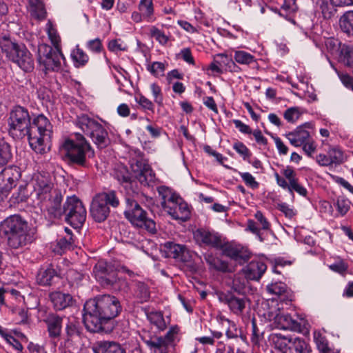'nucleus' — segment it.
I'll list each match as a JSON object with an SVG mask.
<instances>
[{
	"label": "nucleus",
	"instance_id": "c9c22d12",
	"mask_svg": "<svg viewBox=\"0 0 353 353\" xmlns=\"http://www.w3.org/2000/svg\"><path fill=\"white\" fill-rule=\"evenodd\" d=\"M218 321L221 324L222 327L226 328L225 334L228 339H234L238 336L239 331L233 321L223 316H219Z\"/></svg>",
	"mask_w": 353,
	"mask_h": 353
},
{
	"label": "nucleus",
	"instance_id": "a19ab883",
	"mask_svg": "<svg viewBox=\"0 0 353 353\" xmlns=\"http://www.w3.org/2000/svg\"><path fill=\"white\" fill-rule=\"evenodd\" d=\"M97 194L104 202H105L108 206H111L115 208L119 205V199L117 195V192L115 190H108Z\"/></svg>",
	"mask_w": 353,
	"mask_h": 353
},
{
	"label": "nucleus",
	"instance_id": "ea45409f",
	"mask_svg": "<svg viewBox=\"0 0 353 353\" xmlns=\"http://www.w3.org/2000/svg\"><path fill=\"white\" fill-rule=\"evenodd\" d=\"M139 10L141 12V15L144 17L146 21L151 22L154 20L152 0H141L139 4Z\"/></svg>",
	"mask_w": 353,
	"mask_h": 353
},
{
	"label": "nucleus",
	"instance_id": "39448f33",
	"mask_svg": "<svg viewBox=\"0 0 353 353\" xmlns=\"http://www.w3.org/2000/svg\"><path fill=\"white\" fill-rule=\"evenodd\" d=\"M1 230L7 238L10 249H19L31 241L28 223L17 214L6 219L1 223Z\"/></svg>",
	"mask_w": 353,
	"mask_h": 353
},
{
	"label": "nucleus",
	"instance_id": "7c9ffc66",
	"mask_svg": "<svg viewBox=\"0 0 353 353\" xmlns=\"http://www.w3.org/2000/svg\"><path fill=\"white\" fill-rule=\"evenodd\" d=\"M147 319L159 331H164L167 328V323L161 312L151 311L146 313Z\"/></svg>",
	"mask_w": 353,
	"mask_h": 353
},
{
	"label": "nucleus",
	"instance_id": "b1692460",
	"mask_svg": "<svg viewBox=\"0 0 353 353\" xmlns=\"http://www.w3.org/2000/svg\"><path fill=\"white\" fill-rule=\"evenodd\" d=\"M53 306L57 310H62L72 305L73 298L68 293H63L59 291L52 292L49 295Z\"/></svg>",
	"mask_w": 353,
	"mask_h": 353
},
{
	"label": "nucleus",
	"instance_id": "603ef678",
	"mask_svg": "<svg viewBox=\"0 0 353 353\" xmlns=\"http://www.w3.org/2000/svg\"><path fill=\"white\" fill-rule=\"evenodd\" d=\"M327 153L330 156L332 165H339L343 162V152L339 148L332 147L329 148Z\"/></svg>",
	"mask_w": 353,
	"mask_h": 353
},
{
	"label": "nucleus",
	"instance_id": "13d9d810",
	"mask_svg": "<svg viewBox=\"0 0 353 353\" xmlns=\"http://www.w3.org/2000/svg\"><path fill=\"white\" fill-rule=\"evenodd\" d=\"M329 268L334 272L344 274L348 269V265L344 260L338 258L334 263L329 265Z\"/></svg>",
	"mask_w": 353,
	"mask_h": 353
},
{
	"label": "nucleus",
	"instance_id": "0eeeda50",
	"mask_svg": "<svg viewBox=\"0 0 353 353\" xmlns=\"http://www.w3.org/2000/svg\"><path fill=\"white\" fill-rule=\"evenodd\" d=\"M64 148L68 163L82 168H88L90 159L94 157V149L80 133L75 134L74 139L66 140Z\"/></svg>",
	"mask_w": 353,
	"mask_h": 353
},
{
	"label": "nucleus",
	"instance_id": "5fc2aeb1",
	"mask_svg": "<svg viewBox=\"0 0 353 353\" xmlns=\"http://www.w3.org/2000/svg\"><path fill=\"white\" fill-rule=\"evenodd\" d=\"M350 202L349 200L343 197H338L334 205L336 207L339 214L341 216H343L350 210Z\"/></svg>",
	"mask_w": 353,
	"mask_h": 353
},
{
	"label": "nucleus",
	"instance_id": "a18cd8bd",
	"mask_svg": "<svg viewBox=\"0 0 353 353\" xmlns=\"http://www.w3.org/2000/svg\"><path fill=\"white\" fill-rule=\"evenodd\" d=\"M71 57L76 67L85 65L89 60L88 54L78 47L72 51Z\"/></svg>",
	"mask_w": 353,
	"mask_h": 353
},
{
	"label": "nucleus",
	"instance_id": "052dcab7",
	"mask_svg": "<svg viewBox=\"0 0 353 353\" xmlns=\"http://www.w3.org/2000/svg\"><path fill=\"white\" fill-rule=\"evenodd\" d=\"M135 100L144 110L151 111L152 112H154V103L145 96L139 94L136 97Z\"/></svg>",
	"mask_w": 353,
	"mask_h": 353
},
{
	"label": "nucleus",
	"instance_id": "9b49d317",
	"mask_svg": "<svg viewBox=\"0 0 353 353\" xmlns=\"http://www.w3.org/2000/svg\"><path fill=\"white\" fill-rule=\"evenodd\" d=\"M64 220L74 228H81L86 219V210L75 195L68 196L65 201Z\"/></svg>",
	"mask_w": 353,
	"mask_h": 353
},
{
	"label": "nucleus",
	"instance_id": "37998d69",
	"mask_svg": "<svg viewBox=\"0 0 353 353\" xmlns=\"http://www.w3.org/2000/svg\"><path fill=\"white\" fill-rule=\"evenodd\" d=\"M234 59L236 63L241 65H250L256 61L254 56L243 50L235 51Z\"/></svg>",
	"mask_w": 353,
	"mask_h": 353
},
{
	"label": "nucleus",
	"instance_id": "a211bd4d",
	"mask_svg": "<svg viewBox=\"0 0 353 353\" xmlns=\"http://www.w3.org/2000/svg\"><path fill=\"white\" fill-rule=\"evenodd\" d=\"M194 239L201 246L221 248L223 245L221 237L218 233L204 228H199L194 231Z\"/></svg>",
	"mask_w": 353,
	"mask_h": 353
},
{
	"label": "nucleus",
	"instance_id": "4468645a",
	"mask_svg": "<svg viewBox=\"0 0 353 353\" xmlns=\"http://www.w3.org/2000/svg\"><path fill=\"white\" fill-rule=\"evenodd\" d=\"M93 272L97 280L104 286L117 289V283L121 281L114 266L104 261H100L94 265Z\"/></svg>",
	"mask_w": 353,
	"mask_h": 353
},
{
	"label": "nucleus",
	"instance_id": "69168bd1",
	"mask_svg": "<svg viewBox=\"0 0 353 353\" xmlns=\"http://www.w3.org/2000/svg\"><path fill=\"white\" fill-rule=\"evenodd\" d=\"M301 145L303 147V150L309 157H312L316 148V145L312 138L304 142Z\"/></svg>",
	"mask_w": 353,
	"mask_h": 353
},
{
	"label": "nucleus",
	"instance_id": "338daca9",
	"mask_svg": "<svg viewBox=\"0 0 353 353\" xmlns=\"http://www.w3.org/2000/svg\"><path fill=\"white\" fill-rule=\"evenodd\" d=\"M179 55L181 56V59L186 63L193 65H195L194 59L189 48H183L181 50Z\"/></svg>",
	"mask_w": 353,
	"mask_h": 353
},
{
	"label": "nucleus",
	"instance_id": "0e129e2a",
	"mask_svg": "<svg viewBox=\"0 0 353 353\" xmlns=\"http://www.w3.org/2000/svg\"><path fill=\"white\" fill-rule=\"evenodd\" d=\"M240 176L247 186L252 189L259 188V183L250 172H241Z\"/></svg>",
	"mask_w": 353,
	"mask_h": 353
},
{
	"label": "nucleus",
	"instance_id": "9d476101",
	"mask_svg": "<svg viewBox=\"0 0 353 353\" xmlns=\"http://www.w3.org/2000/svg\"><path fill=\"white\" fill-rule=\"evenodd\" d=\"M125 203L124 215L133 225L145 229L152 234L156 233L155 222L148 218L146 211L140 206L133 196L126 195Z\"/></svg>",
	"mask_w": 353,
	"mask_h": 353
},
{
	"label": "nucleus",
	"instance_id": "7ed1b4c3",
	"mask_svg": "<svg viewBox=\"0 0 353 353\" xmlns=\"http://www.w3.org/2000/svg\"><path fill=\"white\" fill-rule=\"evenodd\" d=\"M33 187L37 205L45 216L52 221L61 220L65 212V202L63 203L61 190L54 188L48 176L41 174L36 176Z\"/></svg>",
	"mask_w": 353,
	"mask_h": 353
},
{
	"label": "nucleus",
	"instance_id": "5701e85b",
	"mask_svg": "<svg viewBox=\"0 0 353 353\" xmlns=\"http://www.w3.org/2000/svg\"><path fill=\"white\" fill-rule=\"evenodd\" d=\"M306 124L298 126L294 131L285 134L290 143L294 147L301 146L304 142L310 139V132L305 130Z\"/></svg>",
	"mask_w": 353,
	"mask_h": 353
},
{
	"label": "nucleus",
	"instance_id": "f03ea898",
	"mask_svg": "<svg viewBox=\"0 0 353 353\" xmlns=\"http://www.w3.org/2000/svg\"><path fill=\"white\" fill-rule=\"evenodd\" d=\"M119 300L110 294L98 295L85 302L83 322L90 332H107L105 325L121 312Z\"/></svg>",
	"mask_w": 353,
	"mask_h": 353
},
{
	"label": "nucleus",
	"instance_id": "20e7f679",
	"mask_svg": "<svg viewBox=\"0 0 353 353\" xmlns=\"http://www.w3.org/2000/svg\"><path fill=\"white\" fill-rule=\"evenodd\" d=\"M0 48L6 58L17 64L26 72H30L34 68L32 55L26 46L18 43L10 34L0 37Z\"/></svg>",
	"mask_w": 353,
	"mask_h": 353
},
{
	"label": "nucleus",
	"instance_id": "72a5a7b5",
	"mask_svg": "<svg viewBox=\"0 0 353 353\" xmlns=\"http://www.w3.org/2000/svg\"><path fill=\"white\" fill-rule=\"evenodd\" d=\"M56 276L57 272L54 269H41L37 273V282L40 285L49 286L52 284L53 279Z\"/></svg>",
	"mask_w": 353,
	"mask_h": 353
},
{
	"label": "nucleus",
	"instance_id": "49530a36",
	"mask_svg": "<svg viewBox=\"0 0 353 353\" xmlns=\"http://www.w3.org/2000/svg\"><path fill=\"white\" fill-rule=\"evenodd\" d=\"M47 33L49 39L55 49L61 48L60 42L61 38L57 32V29L53 26L50 21H48L46 24Z\"/></svg>",
	"mask_w": 353,
	"mask_h": 353
},
{
	"label": "nucleus",
	"instance_id": "f3484780",
	"mask_svg": "<svg viewBox=\"0 0 353 353\" xmlns=\"http://www.w3.org/2000/svg\"><path fill=\"white\" fill-rule=\"evenodd\" d=\"M268 319L270 321L274 320L276 327L279 329L290 330L299 333L308 332L305 323L302 324L301 322H298L288 314L279 312L274 314L271 312L268 314Z\"/></svg>",
	"mask_w": 353,
	"mask_h": 353
},
{
	"label": "nucleus",
	"instance_id": "8fccbe9b",
	"mask_svg": "<svg viewBox=\"0 0 353 353\" xmlns=\"http://www.w3.org/2000/svg\"><path fill=\"white\" fill-rule=\"evenodd\" d=\"M313 336L318 350L323 353H328L330 348L326 337L318 331L314 332Z\"/></svg>",
	"mask_w": 353,
	"mask_h": 353
},
{
	"label": "nucleus",
	"instance_id": "423d86ee",
	"mask_svg": "<svg viewBox=\"0 0 353 353\" xmlns=\"http://www.w3.org/2000/svg\"><path fill=\"white\" fill-rule=\"evenodd\" d=\"M161 205L173 219L182 222L190 218V210L188 203L172 189L161 185L157 188Z\"/></svg>",
	"mask_w": 353,
	"mask_h": 353
},
{
	"label": "nucleus",
	"instance_id": "2eb2a0df",
	"mask_svg": "<svg viewBox=\"0 0 353 353\" xmlns=\"http://www.w3.org/2000/svg\"><path fill=\"white\" fill-rule=\"evenodd\" d=\"M216 295L219 301L226 305L231 312L240 316L243 314L248 303L247 298L236 292H217Z\"/></svg>",
	"mask_w": 353,
	"mask_h": 353
},
{
	"label": "nucleus",
	"instance_id": "09e8293b",
	"mask_svg": "<svg viewBox=\"0 0 353 353\" xmlns=\"http://www.w3.org/2000/svg\"><path fill=\"white\" fill-rule=\"evenodd\" d=\"M149 35L154 38L162 46H165L169 41V36L166 35L163 30L156 26L150 27Z\"/></svg>",
	"mask_w": 353,
	"mask_h": 353
},
{
	"label": "nucleus",
	"instance_id": "e433bc0d",
	"mask_svg": "<svg viewBox=\"0 0 353 353\" xmlns=\"http://www.w3.org/2000/svg\"><path fill=\"white\" fill-rule=\"evenodd\" d=\"M339 24L345 33L349 36H353V11L344 13L340 18Z\"/></svg>",
	"mask_w": 353,
	"mask_h": 353
},
{
	"label": "nucleus",
	"instance_id": "3c124183",
	"mask_svg": "<svg viewBox=\"0 0 353 353\" xmlns=\"http://www.w3.org/2000/svg\"><path fill=\"white\" fill-rule=\"evenodd\" d=\"M65 333L68 340L78 336L81 334V328L79 324L75 320H69L65 326Z\"/></svg>",
	"mask_w": 353,
	"mask_h": 353
},
{
	"label": "nucleus",
	"instance_id": "4c0bfd02",
	"mask_svg": "<svg viewBox=\"0 0 353 353\" xmlns=\"http://www.w3.org/2000/svg\"><path fill=\"white\" fill-rule=\"evenodd\" d=\"M317 4L324 19H331L336 11L332 0H319Z\"/></svg>",
	"mask_w": 353,
	"mask_h": 353
},
{
	"label": "nucleus",
	"instance_id": "680f3d73",
	"mask_svg": "<svg viewBox=\"0 0 353 353\" xmlns=\"http://www.w3.org/2000/svg\"><path fill=\"white\" fill-rule=\"evenodd\" d=\"M86 48L94 53H100L103 50L102 41L99 38L89 40L86 43Z\"/></svg>",
	"mask_w": 353,
	"mask_h": 353
},
{
	"label": "nucleus",
	"instance_id": "e2e57ef3",
	"mask_svg": "<svg viewBox=\"0 0 353 353\" xmlns=\"http://www.w3.org/2000/svg\"><path fill=\"white\" fill-rule=\"evenodd\" d=\"M263 338V332L259 329L255 319L252 320V343L257 345Z\"/></svg>",
	"mask_w": 353,
	"mask_h": 353
},
{
	"label": "nucleus",
	"instance_id": "412c9836",
	"mask_svg": "<svg viewBox=\"0 0 353 353\" xmlns=\"http://www.w3.org/2000/svg\"><path fill=\"white\" fill-rule=\"evenodd\" d=\"M110 212V207L98 194H96L92 199L90 206V214L94 221L99 223L104 221L108 217Z\"/></svg>",
	"mask_w": 353,
	"mask_h": 353
},
{
	"label": "nucleus",
	"instance_id": "393cba45",
	"mask_svg": "<svg viewBox=\"0 0 353 353\" xmlns=\"http://www.w3.org/2000/svg\"><path fill=\"white\" fill-rule=\"evenodd\" d=\"M267 291L270 294L279 296V301L287 305L292 301L291 294L288 291L287 285L282 282L272 283L267 285Z\"/></svg>",
	"mask_w": 353,
	"mask_h": 353
},
{
	"label": "nucleus",
	"instance_id": "ddd939ff",
	"mask_svg": "<svg viewBox=\"0 0 353 353\" xmlns=\"http://www.w3.org/2000/svg\"><path fill=\"white\" fill-rule=\"evenodd\" d=\"M63 57L61 48L54 50L51 46L41 43L38 46V61L46 72L58 71L61 68L60 59Z\"/></svg>",
	"mask_w": 353,
	"mask_h": 353
},
{
	"label": "nucleus",
	"instance_id": "c03bdc74",
	"mask_svg": "<svg viewBox=\"0 0 353 353\" xmlns=\"http://www.w3.org/2000/svg\"><path fill=\"white\" fill-rule=\"evenodd\" d=\"M205 260L208 264L210 265V268L223 272H226L228 271V263L221 260L219 258L208 255V256L205 257Z\"/></svg>",
	"mask_w": 353,
	"mask_h": 353
},
{
	"label": "nucleus",
	"instance_id": "f257e3e1",
	"mask_svg": "<svg viewBox=\"0 0 353 353\" xmlns=\"http://www.w3.org/2000/svg\"><path fill=\"white\" fill-rule=\"evenodd\" d=\"M31 120L27 108L15 105L8 119L9 134L15 139L28 137L31 148L38 154H43L50 139L52 125L43 114H39L32 121Z\"/></svg>",
	"mask_w": 353,
	"mask_h": 353
},
{
	"label": "nucleus",
	"instance_id": "cd10ccee",
	"mask_svg": "<svg viewBox=\"0 0 353 353\" xmlns=\"http://www.w3.org/2000/svg\"><path fill=\"white\" fill-rule=\"evenodd\" d=\"M225 254L239 263H243L250 259V253L239 247L228 246L225 249Z\"/></svg>",
	"mask_w": 353,
	"mask_h": 353
},
{
	"label": "nucleus",
	"instance_id": "6e6552de",
	"mask_svg": "<svg viewBox=\"0 0 353 353\" xmlns=\"http://www.w3.org/2000/svg\"><path fill=\"white\" fill-rule=\"evenodd\" d=\"M76 124L98 148L103 149L110 145V139L107 130L96 119L82 114L77 117Z\"/></svg>",
	"mask_w": 353,
	"mask_h": 353
},
{
	"label": "nucleus",
	"instance_id": "58836bf2",
	"mask_svg": "<svg viewBox=\"0 0 353 353\" xmlns=\"http://www.w3.org/2000/svg\"><path fill=\"white\" fill-rule=\"evenodd\" d=\"M339 61L348 67H353V47L343 45L340 49Z\"/></svg>",
	"mask_w": 353,
	"mask_h": 353
},
{
	"label": "nucleus",
	"instance_id": "4be33fe9",
	"mask_svg": "<svg viewBox=\"0 0 353 353\" xmlns=\"http://www.w3.org/2000/svg\"><path fill=\"white\" fill-rule=\"evenodd\" d=\"M267 270L265 262L261 259L251 261L243 269L245 279L257 281L261 279Z\"/></svg>",
	"mask_w": 353,
	"mask_h": 353
},
{
	"label": "nucleus",
	"instance_id": "864d4df0",
	"mask_svg": "<svg viewBox=\"0 0 353 353\" xmlns=\"http://www.w3.org/2000/svg\"><path fill=\"white\" fill-rule=\"evenodd\" d=\"M148 70L154 77H159L164 75L165 65L163 62L154 61L147 67Z\"/></svg>",
	"mask_w": 353,
	"mask_h": 353
},
{
	"label": "nucleus",
	"instance_id": "6e6d98bb",
	"mask_svg": "<svg viewBox=\"0 0 353 353\" xmlns=\"http://www.w3.org/2000/svg\"><path fill=\"white\" fill-rule=\"evenodd\" d=\"M301 115V113L298 107L288 108L283 113V117L290 123H295Z\"/></svg>",
	"mask_w": 353,
	"mask_h": 353
},
{
	"label": "nucleus",
	"instance_id": "bb28decb",
	"mask_svg": "<svg viewBox=\"0 0 353 353\" xmlns=\"http://www.w3.org/2000/svg\"><path fill=\"white\" fill-rule=\"evenodd\" d=\"M63 318L57 314H50L46 320L49 336L52 339H57L61 332Z\"/></svg>",
	"mask_w": 353,
	"mask_h": 353
},
{
	"label": "nucleus",
	"instance_id": "f704fd0d",
	"mask_svg": "<svg viewBox=\"0 0 353 353\" xmlns=\"http://www.w3.org/2000/svg\"><path fill=\"white\" fill-rule=\"evenodd\" d=\"M74 244L73 235L68 233L64 236H60L57 240L54 251L61 254L68 250H70Z\"/></svg>",
	"mask_w": 353,
	"mask_h": 353
},
{
	"label": "nucleus",
	"instance_id": "774afa93",
	"mask_svg": "<svg viewBox=\"0 0 353 353\" xmlns=\"http://www.w3.org/2000/svg\"><path fill=\"white\" fill-rule=\"evenodd\" d=\"M277 208L281 212H282L286 217H288L289 219L292 218L296 214L294 210L292 208H291L290 207V205L285 203H282L278 204Z\"/></svg>",
	"mask_w": 353,
	"mask_h": 353
},
{
	"label": "nucleus",
	"instance_id": "79ce46f5",
	"mask_svg": "<svg viewBox=\"0 0 353 353\" xmlns=\"http://www.w3.org/2000/svg\"><path fill=\"white\" fill-rule=\"evenodd\" d=\"M32 9V14L39 20H43L46 18L47 12L43 1L30 0Z\"/></svg>",
	"mask_w": 353,
	"mask_h": 353
},
{
	"label": "nucleus",
	"instance_id": "473e14b6",
	"mask_svg": "<svg viewBox=\"0 0 353 353\" xmlns=\"http://www.w3.org/2000/svg\"><path fill=\"white\" fill-rule=\"evenodd\" d=\"M271 340L275 347L282 353H288L290 351L291 337L285 336L281 333H273L271 335Z\"/></svg>",
	"mask_w": 353,
	"mask_h": 353
},
{
	"label": "nucleus",
	"instance_id": "2f4dec72",
	"mask_svg": "<svg viewBox=\"0 0 353 353\" xmlns=\"http://www.w3.org/2000/svg\"><path fill=\"white\" fill-rule=\"evenodd\" d=\"M294 353H310L311 347L304 339L300 337L292 338L290 343V351Z\"/></svg>",
	"mask_w": 353,
	"mask_h": 353
},
{
	"label": "nucleus",
	"instance_id": "aec40b11",
	"mask_svg": "<svg viewBox=\"0 0 353 353\" xmlns=\"http://www.w3.org/2000/svg\"><path fill=\"white\" fill-rule=\"evenodd\" d=\"M21 174L17 167H8L0 172V187L10 192L17 185Z\"/></svg>",
	"mask_w": 353,
	"mask_h": 353
},
{
	"label": "nucleus",
	"instance_id": "a878e982",
	"mask_svg": "<svg viewBox=\"0 0 353 353\" xmlns=\"http://www.w3.org/2000/svg\"><path fill=\"white\" fill-rule=\"evenodd\" d=\"M94 353H126L119 343L114 341H101L92 347Z\"/></svg>",
	"mask_w": 353,
	"mask_h": 353
},
{
	"label": "nucleus",
	"instance_id": "bf43d9fd",
	"mask_svg": "<svg viewBox=\"0 0 353 353\" xmlns=\"http://www.w3.org/2000/svg\"><path fill=\"white\" fill-rule=\"evenodd\" d=\"M150 90L154 98V101L159 105H162L163 96L161 87L157 83H153L150 85Z\"/></svg>",
	"mask_w": 353,
	"mask_h": 353
},
{
	"label": "nucleus",
	"instance_id": "6ab92c4d",
	"mask_svg": "<svg viewBox=\"0 0 353 353\" xmlns=\"http://www.w3.org/2000/svg\"><path fill=\"white\" fill-rule=\"evenodd\" d=\"M163 248L168 257L173 258L178 261H190L192 255L190 251L185 245L168 241L163 244Z\"/></svg>",
	"mask_w": 353,
	"mask_h": 353
},
{
	"label": "nucleus",
	"instance_id": "dca6fc26",
	"mask_svg": "<svg viewBox=\"0 0 353 353\" xmlns=\"http://www.w3.org/2000/svg\"><path fill=\"white\" fill-rule=\"evenodd\" d=\"M131 168L136 178L143 185H152L156 181V175L150 165L142 158L133 159Z\"/></svg>",
	"mask_w": 353,
	"mask_h": 353
},
{
	"label": "nucleus",
	"instance_id": "de8ad7c7",
	"mask_svg": "<svg viewBox=\"0 0 353 353\" xmlns=\"http://www.w3.org/2000/svg\"><path fill=\"white\" fill-rule=\"evenodd\" d=\"M11 158L12 152L10 145L3 140H0V167L7 164Z\"/></svg>",
	"mask_w": 353,
	"mask_h": 353
},
{
	"label": "nucleus",
	"instance_id": "c85d7f7f",
	"mask_svg": "<svg viewBox=\"0 0 353 353\" xmlns=\"http://www.w3.org/2000/svg\"><path fill=\"white\" fill-rule=\"evenodd\" d=\"M133 296L140 303L148 301L150 298L149 287L145 283L136 282L133 290Z\"/></svg>",
	"mask_w": 353,
	"mask_h": 353
},
{
	"label": "nucleus",
	"instance_id": "4d7b16f0",
	"mask_svg": "<svg viewBox=\"0 0 353 353\" xmlns=\"http://www.w3.org/2000/svg\"><path fill=\"white\" fill-rule=\"evenodd\" d=\"M233 148L243 157L244 160H248L252 156V153L249 148L241 141L234 143Z\"/></svg>",
	"mask_w": 353,
	"mask_h": 353
},
{
	"label": "nucleus",
	"instance_id": "f8f14e48",
	"mask_svg": "<svg viewBox=\"0 0 353 353\" xmlns=\"http://www.w3.org/2000/svg\"><path fill=\"white\" fill-rule=\"evenodd\" d=\"M281 173L283 177L277 172L274 173V178L279 186L291 193L296 192L302 196H307V190L300 183L294 168L290 165L283 167Z\"/></svg>",
	"mask_w": 353,
	"mask_h": 353
},
{
	"label": "nucleus",
	"instance_id": "c756f323",
	"mask_svg": "<svg viewBox=\"0 0 353 353\" xmlns=\"http://www.w3.org/2000/svg\"><path fill=\"white\" fill-rule=\"evenodd\" d=\"M112 176L121 184H130L132 181L131 174L128 168L123 164L117 165L112 172Z\"/></svg>",
	"mask_w": 353,
	"mask_h": 353
},
{
	"label": "nucleus",
	"instance_id": "1a4fd4ad",
	"mask_svg": "<svg viewBox=\"0 0 353 353\" xmlns=\"http://www.w3.org/2000/svg\"><path fill=\"white\" fill-rule=\"evenodd\" d=\"M181 328L172 325L164 336L146 334L141 336L150 353H169L168 347H174L181 340Z\"/></svg>",
	"mask_w": 353,
	"mask_h": 353
}]
</instances>
